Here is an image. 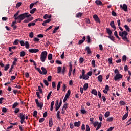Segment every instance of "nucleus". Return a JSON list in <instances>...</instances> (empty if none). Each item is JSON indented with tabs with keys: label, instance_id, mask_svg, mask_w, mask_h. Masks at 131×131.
Returning a JSON list of instances; mask_svg holds the SVG:
<instances>
[{
	"label": "nucleus",
	"instance_id": "nucleus-39",
	"mask_svg": "<svg viewBox=\"0 0 131 131\" xmlns=\"http://www.w3.org/2000/svg\"><path fill=\"white\" fill-rule=\"evenodd\" d=\"M36 11V8H33L30 10V14H34V12Z\"/></svg>",
	"mask_w": 131,
	"mask_h": 131
},
{
	"label": "nucleus",
	"instance_id": "nucleus-13",
	"mask_svg": "<svg viewBox=\"0 0 131 131\" xmlns=\"http://www.w3.org/2000/svg\"><path fill=\"white\" fill-rule=\"evenodd\" d=\"M110 26L112 27V28L114 29V30L116 29V27L114 24V21L113 20L110 23Z\"/></svg>",
	"mask_w": 131,
	"mask_h": 131
},
{
	"label": "nucleus",
	"instance_id": "nucleus-27",
	"mask_svg": "<svg viewBox=\"0 0 131 131\" xmlns=\"http://www.w3.org/2000/svg\"><path fill=\"white\" fill-rule=\"evenodd\" d=\"M86 51H87V54H91V53H92L91 49H90V47H89V46H87L86 47Z\"/></svg>",
	"mask_w": 131,
	"mask_h": 131
},
{
	"label": "nucleus",
	"instance_id": "nucleus-61",
	"mask_svg": "<svg viewBox=\"0 0 131 131\" xmlns=\"http://www.w3.org/2000/svg\"><path fill=\"white\" fill-rule=\"evenodd\" d=\"M122 61H124V62H125V61H126V56L125 55L123 56Z\"/></svg>",
	"mask_w": 131,
	"mask_h": 131
},
{
	"label": "nucleus",
	"instance_id": "nucleus-6",
	"mask_svg": "<svg viewBox=\"0 0 131 131\" xmlns=\"http://www.w3.org/2000/svg\"><path fill=\"white\" fill-rule=\"evenodd\" d=\"M20 43L21 47H24V46H25L26 48L29 49V43L28 42V41H26L25 43L24 41L21 40L20 41Z\"/></svg>",
	"mask_w": 131,
	"mask_h": 131
},
{
	"label": "nucleus",
	"instance_id": "nucleus-1",
	"mask_svg": "<svg viewBox=\"0 0 131 131\" xmlns=\"http://www.w3.org/2000/svg\"><path fill=\"white\" fill-rule=\"evenodd\" d=\"M31 16V14H29L28 13H25L15 17L14 20H15L17 23H21L26 18H29V17Z\"/></svg>",
	"mask_w": 131,
	"mask_h": 131
},
{
	"label": "nucleus",
	"instance_id": "nucleus-62",
	"mask_svg": "<svg viewBox=\"0 0 131 131\" xmlns=\"http://www.w3.org/2000/svg\"><path fill=\"white\" fill-rule=\"evenodd\" d=\"M91 129L90 128V126L89 125H86V131H90Z\"/></svg>",
	"mask_w": 131,
	"mask_h": 131
},
{
	"label": "nucleus",
	"instance_id": "nucleus-25",
	"mask_svg": "<svg viewBox=\"0 0 131 131\" xmlns=\"http://www.w3.org/2000/svg\"><path fill=\"white\" fill-rule=\"evenodd\" d=\"M70 94H71V91L70 90H68L67 93L66 94V97L69 98V96H70Z\"/></svg>",
	"mask_w": 131,
	"mask_h": 131
},
{
	"label": "nucleus",
	"instance_id": "nucleus-12",
	"mask_svg": "<svg viewBox=\"0 0 131 131\" xmlns=\"http://www.w3.org/2000/svg\"><path fill=\"white\" fill-rule=\"evenodd\" d=\"M42 72H41V74H43L44 75H46L48 73V71H47V70L45 67H41V68Z\"/></svg>",
	"mask_w": 131,
	"mask_h": 131
},
{
	"label": "nucleus",
	"instance_id": "nucleus-26",
	"mask_svg": "<svg viewBox=\"0 0 131 131\" xmlns=\"http://www.w3.org/2000/svg\"><path fill=\"white\" fill-rule=\"evenodd\" d=\"M88 88H89V84L88 83H85L83 85L84 91H86L88 90Z\"/></svg>",
	"mask_w": 131,
	"mask_h": 131
},
{
	"label": "nucleus",
	"instance_id": "nucleus-29",
	"mask_svg": "<svg viewBox=\"0 0 131 131\" xmlns=\"http://www.w3.org/2000/svg\"><path fill=\"white\" fill-rule=\"evenodd\" d=\"M49 124L50 127H52V126H53V120H52V119H50Z\"/></svg>",
	"mask_w": 131,
	"mask_h": 131
},
{
	"label": "nucleus",
	"instance_id": "nucleus-37",
	"mask_svg": "<svg viewBox=\"0 0 131 131\" xmlns=\"http://www.w3.org/2000/svg\"><path fill=\"white\" fill-rule=\"evenodd\" d=\"M86 41L88 43H90V42H91V38L89 35H88L86 37Z\"/></svg>",
	"mask_w": 131,
	"mask_h": 131
},
{
	"label": "nucleus",
	"instance_id": "nucleus-40",
	"mask_svg": "<svg viewBox=\"0 0 131 131\" xmlns=\"http://www.w3.org/2000/svg\"><path fill=\"white\" fill-rule=\"evenodd\" d=\"M51 95H52V91H50L48 95H47V99L49 100L50 98L51 97Z\"/></svg>",
	"mask_w": 131,
	"mask_h": 131
},
{
	"label": "nucleus",
	"instance_id": "nucleus-63",
	"mask_svg": "<svg viewBox=\"0 0 131 131\" xmlns=\"http://www.w3.org/2000/svg\"><path fill=\"white\" fill-rule=\"evenodd\" d=\"M52 88L54 89L56 87V82H52Z\"/></svg>",
	"mask_w": 131,
	"mask_h": 131
},
{
	"label": "nucleus",
	"instance_id": "nucleus-8",
	"mask_svg": "<svg viewBox=\"0 0 131 131\" xmlns=\"http://www.w3.org/2000/svg\"><path fill=\"white\" fill-rule=\"evenodd\" d=\"M18 117H19L21 119V123L23 124L24 123V120L25 119V115H24L23 113H20V116H18Z\"/></svg>",
	"mask_w": 131,
	"mask_h": 131
},
{
	"label": "nucleus",
	"instance_id": "nucleus-42",
	"mask_svg": "<svg viewBox=\"0 0 131 131\" xmlns=\"http://www.w3.org/2000/svg\"><path fill=\"white\" fill-rule=\"evenodd\" d=\"M60 88H61V82H58V84H57V91H59V90H60Z\"/></svg>",
	"mask_w": 131,
	"mask_h": 131
},
{
	"label": "nucleus",
	"instance_id": "nucleus-15",
	"mask_svg": "<svg viewBox=\"0 0 131 131\" xmlns=\"http://www.w3.org/2000/svg\"><path fill=\"white\" fill-rule=\"evenodd\" d=\"M85 39H86L85 36H83L82 39L79 41L78 45H81L82 43H83Z\"/></svg>",
	"mask_w": 131,
	"mask_h": 131
},
{
	"label": "nucleus",
	"instance_id": "nucleus-56",
	"mask_svg": "<svg viewBox=\"0 0 131 131\" xmlns=\"http://www.w3.org/2000/svg\"><path fill=\"white\" fill-rule=\"evenodd\" d=\"M92 65L93 67H96V62H95V60H93L92 61Z\"/></svg>",
	"mask_w": 131,
	"mask_h": 131
},
{
	"label": "nucleus",
	"instance_id": "nucleus-33",
	"mask_svg": "<svg viewBox=\"0 0 131 131\" xmlns=\"http://www.w3.org/2000/svg\"><path fill=\"white\" fill-rule=\"evenodd\" d=\"M56 117L58 119H61V117H60V111H57Z\"/></svg>",
	"mask_w": 131,
	"mask_h": 131
},
{
	"label": "nucleus",
	"instance_id": "nucleus-21",
	"mask_svg": "<svg viewBox=\"0 0 131 131\" xmlns=\"http://www.w3.org/2000/svg\"><path fill=\"white\" fill-rule=\"evenodd\" d=\"M97 78L98 81H99L100 82H102V81H103V76H102L101 75H99Z\"/></svg>",
	"mask_w": 131,
	"mask_h": 131
},
{
	"label": "nucleus",
	"instance_id": "nucleus-30",
	"mask_svg": "<svg viewBox=\"0 0 131 131\" xmlns=\"http://www.w3.org/2000/svg\"><path fill=\"white\" fill-rule=\"evenodd\" d=\"M81 113H82V114H86V111H85V110L84 109V108H82L80 111Z\"/></svg>",
	"mask_w": 131,
	"mask_h": 131
},
{
	"label": "nucleus",
	"instance_id": "nucleus-22",
	"mask_svg": "<svg viewBox=\"0 0 131 131\" xmlns=\"http://www.w3.org/2000/svg\"><path fill=\"white\" fill-rule=\"evenodd\" d=\"M18 105H19V103L18 102H15L12 106V109H15V108H16V107H17L18 106Z\"/></svg>",
	"mask_w": 131,
	"mask_h": 131
},
{
	"label": "nucleus",
	"instance_id": "nucleus-48",
	"mask_svg": "<svg viewBox=\"0 0 131 131\" xmlns=\"http://www.w3.org/2000/svg\"><path fill=\"white\" fill-rule=\"evenodd\" d=\"M38 21H40V22H42L43 21V20H42L41 18H37V19H36L34 22H37Z\"/></svg>",
	"mask_w": 131,
	"mask_h": 131
},
{
	"label": "nucleus",
	"instance_id": "nucleus-54",
	"mask_svg": "<svg viewBox=\"0 0 131 131\" xmlns=\"http://www.w3.org/2000/svg\"><path fill=\"white\" fill-rule=\"evenodd\" d=\"M70 127L71 129H73V128H74V126H73V123H72V122L70 123Z\"/></svg>",
	"mask_w": 131,
	"mask_h": 131
},
{
	"label": "nucleus",
	"instance_id": "nucleus-16",
	"mask_svg": "<svg viewBox=\"0 0 131 131\" xmlns=\"http://www.w3.org/2000/svg\"><path fill=\"white\" fill-rule=\"evenodd\" d=\"M74 125L77 127H79V126H80V121L75 122L74 123Z\"/></svg>",
	"mask_w": 131,
	"mask_h": 131
},
{
	"label": "nucleus",
	"instance_id": "nucleus-3",
	"mask_svg": "<svg viewBox=\"0 0 131 131\" xmlns=\"http://www.w3.org/2000/svg\"><path fill=\"white\" fill-rule=\"evenodd\" d=\"M47 56H48V53L47 51H43L41 52L40 55V60L41 62H45L47 59Z\"/></svg>",
	"mask_w": 131,
	"mask_h": 131
},
{
	"label": "nucleus",
	"instance_id": "nucleus-31",
	"mask_svg": "<svg viewBox=\"0 0 131 131\" xmlns=\"http://www.w3.org/2000/svg\"><path fill=\"white\" fill-rule=\"evenodd\" d=\"M113 119H114L113 117H111L108 118L106 119V121H108V122H111V121H113Z\"/></svg>",
	"mask_w": 131,
	"mask_h": 131
},
{
	"label": "nucleus",
	"instance_id": "nucleus-34",
	"mask_svg": "<svg viewBox=\"0 0 131 131\" xmlns=\"http://www.w3.org/2000/svg\"><path fill=\"white\" fill-rule=\"evenodd\" d=\"M124 28H125V29H126V31H128V32H129L130 30L129 29V27H128V26H127V25H125Z\"/></svg>",
	"mask_w": 131,
	"mask_h": 131
},
{
	"label": "nucleus",
	"instance_id": "nucleus-23",
	"mask_svg": "<svg viewBox=\"0 0 131 131\" xmlns=\"http://www.w3.org/2000/svg\"><path fill=\"white\" fill-rule=\"evenodd\" d=\"M106 32H107V33H108L109 36H110V35H111V34H112V31L109 28H106Z\"/></svg>",
	"mask_w": 131,
	"mask_h": 131
},
{
	"label": "nucleus",
	"instance_id": "nucleus-45",
	"mask_svg": "<svg viewBox=\"0 0 131 131\" xmlns=\"http://www.w3.org/2000/svg\"><path fill=\"white\" fill-rule=\"evenodd\" d=\"M79 63H80V64H82V63H83V61H84V59H83V58L81 57L80 58L79 60Z\"/></svg>",
	"mask_w": 131,
	"mask_h": 131
},
{
	"label": "nucleus",
	"instance_id": "nucleus-24",
	"mask_svg": "<svg viewBox=\"0 0 131 131\" xmlns=\"http://www.w3.org/2000/svg\"><path fill=\"white\" fill-rule=\"evenodd\" d=\"M101 126H102V122L99 123L97 125V127L96 129V130H99L100 128H101Z\"/></svg>",
	"mask_w": 131,
	"mask_h": 131
},
{
	"label": "nucleus",
	"instance_id": "nucleus-55",
	"mask_svg": "<svg viewBox=\"0 0 131 131\" xmlns=\"http://www.w3.org/2000/svg\"><path fill=\"white\" fill-rule=\"evenodd\" d=\"M21 5H22L21 2H18L17 3V4L16 5V8H19Z\"/></svg>",
	"mask_w": 131,
	"mask_h": 131
},
{
	"label": "nucleus",
	"instance_id": "nucleus-20",
	"mask_svg": "<svg viewBox=\"0 0 131 131\" xmlns=\"http://www.w3.org/2000/svg\"><path fill=\"white\" fill-rule=\"evenodd\" d=\"M61 104H62V100H60V102L59 103L58 105H57V106H56V107L55 108L56 111H58V110H59L60 107H61Z\"/></svg>",
	"mask_w": 131,
	"mask_h": 131
},
{
	"label": "nucleus",
	"instance_id": "nucleus-50",
	"mask_svg": "<svg viewBox=\"0 0 131 131\" xmlns=\"http://www.w3.org/2000/svg\"><path fill=\"white\" fill-rule=\"evenodd\" d=\"M33 116H34V117H36V116H37V111H34L33 112Z\"/></svg>",
	"mask_w": 131,
	"mask_h": 131
},
{
	"label": "nucleus",
	"instance_id": "nucleus-35",
	"mask_svg": "<svg viewBox=\"0 0 131 131\" xmlns=\"http://www.w3.org/2000/svg\"><path fill=\"white\" fill-rule=\"evenodd\" d=\"M108 38H110V39H111V40H112L113 41H114V40H115V38L113 36H108Z\"/></svg>",
	"mask_w": 131,
	"mask_h": 131
},
{
	"label": "nucleus",
	"instance_id": "nucleus-57",
	"mask_svg": "<svg viewBox=\"0 0 131 131\" xmlns=\"http://www.w3.org/2000/svg\"><path fill=\"white\" fill-rule=\"evenodd\" d=\"M19 111H20V109H19L18 108H16L14 110V113H15V114H17V113H18V112H19Z\"/></svg>",
	"mask_w": 131,
	"mask_h": 131
},
{
	"label": "nucleus",
	"instance_id": "nucleus-28",
	"mask_svg": "<svg viewBox=\"0 0 131 131\" xmlns=\"http://www.w3.org/2000/svg\"><path fill=\"white\" fill-rule=\"evenodd\" d=\"M81 16H82V13L81 12H79L78 13H77L76 14V18H80V17H81Z\"/></svg>",
	"mask_w": 131,
	"mask_h": 131
},
{
	"label": "nucleus",
	"instance_id": "nucleus-7",
	"mask_svg": "<svg viewBox=\"0 0 131 131\" xmlns=\"http://www.w3.org/2000/svg\"><path fill=\"white\" fill-rule=\"evenodd\" d=\"M122 78V76L120 73L116 74L114 76V80L115 81L118 80L119 79H121Z\"/></svg>",
	"mask_w": 131,
	"mask_h": 131
},
{
	"label": "nucleus",
	"instance_id": "nucleus-17",
	"mask_svg": "<svg viewBox=\"0 0 131 131\" xmlns=\"http://www.w3.org/2000/svg\"><path fill=\"white\" fill-rule=\"evenodd\" d=\"M128 117V112H127L125 115H123L122 120H125L126 118Z\"/></svg>",
	"mask_w": 131,
	"mask_h": 131
},
{
	"label": "nucleus",
	"instance_id": "nucleus-59",
	"mask_svg": "<svg viewBox=\"0 0 131 131\" xmlns=\"http://www.w3.org/2000/svg\"><path fill=\"white\" fill-rule=\"evenodd\" d=\"M43 82L46 86H48L49 85V82H48V81H47V80H44Z\"/></svg>",
	"mask_w": 131,
	"mask_h": 131
},
{
	"label": "nucleus",
	"instance_id": "nucleus-52",
	"mask_svg": "<svg viewBox=\"0 0 131 131\" xmlns=\"http://www.w3.org/2000/svg\"><path fill=\"white\" fill-rule=\"evenodd\" d=\"M114 35L117 37V38H118L119 39V36H118V35L117 34V31H115L114 32Z\"/></svg>",
	"mask_w": 131,
	"mask_h": 131
},
{
	"label": "nucleus",
	"instance_id": "nucleus-18",
	"mask_svg": "<svg viewBox=\"0 0 131 131\" xmlns=\"http://www.w3.org/2000/svg\"><path fill=\"white\" fill-rule=\"evenodd\" d=\"M51 17H52V16L51 15H49L48 14H45L43 16V19H45V20L47 19H51Z\"/></svg>",
	"mask_w": 131,
	"mask_h": 131
},
{
	"label": "nucleus",
	"instance_id": "nucleus-36",
	"mask_svg": "<svg viewBox=\"0 0 131 131\" xmlns=\"http://www.w3.org/2000/svg\"><path fill=\"white\" fill-rule=\"evenodd\" d=\"M59 29V27H56L54 30L53 31V32L52 33L54 34V33H56V32H57V30H58Z\"/></svg>",
	"mask_w": 131,
	"mask_h": 131
},
{
	"label": "nucleus",
	"instance_id": "nucleus-44",
	"mask_svg": "<svg viewBox=\"0 0 131 131\" xmlns=\"http://www.w3.org/2000/svg\"><path fill=\"white\" fill-rule=\"evenodd\" d=\"M52 58H53V56L52 54H49L48 56V60H52Z\"/></svg>",
	"mask_w": 131,
	"mask_h": 131
},
{
	"label": "nucleus",
	"instance_id": "nucleus-14",
	"mask_svg": "<svg viewBox=\"0 0 131 131\" xmlns=\"http://www.w3.org/2000/svg\"><path fill=\"white\" fill-rule=\"evenodd\" d=\"M95 4H96L97 6H103V3L100 0H96Z\"/></svg>",
	"mask_w": 131,
	"mask_h": 131
},
{
	"label": "nucleus",
	"instance_id": "nucleus-5",
	"mask_svg": "<svg viewBox=\"0 0 131 131\" xmlns=\"http://www.w3.org/2000/svg\"><path fill=\"white\" fill-rule=\"evenodd\" d=\"M35 101L37 106L38 108H40V110H41V109H42V107H43V103L42 102H38V99H35Z\"/></svg>",
	"mask_w": 131,
	"mask_h": 131
},
{
	"label": "nucleus",
	"instance_id": "nucleus-10",
	"mask_svg": "<svg viewBox=\"0 0 131 131\" xmlns=\"http://www.w3.org/2000/svg\"><path fill=\"white\" fill-rule=\"evenodd\" d=\"M93 19L95 21V22H97V23H100V18H99V17L97 15H93Z\"/></svg>",
	"mask_w": 131,
	"mask_h": 131
},
{
	"label": "nucleus",
	"instance_id": "nucleus-43",
	"mask_svg": "<svg viewBox=\"0 0 131 131\" xmlns=\"http://www.w3.org/2000/svg\"><path fill=\"white\" fill-rule=\"evenodd\" d=\"M109 115H110V112H109L108 111L106 112L104 114V116L106 118L108 117Z\"/></svg>",
	"mask_w": 131,
	"mask_h": 131
},
{
	"label": "nucleus",
	"instance_id": "nucleus-38",
	"mask_svg": "<svg viewBox=\"0 0 131 131\" xmlns=\"http://www.w3.org/2000/svg\"><path fill=\"white\" fill-rule=\"evenodd\" d=\"M62 71V68L61 67H57V73H61Z\"/></svg>",
	"mask_w": 131,
	"mask_h": 131
},
{
	"label": "nucleus",
	"instance_id": "nucleus-58",
	"mask_svg": "<svg viewBox=\"0 0 131 131\" xmlns=\"http://www.w3.org/2000/svg\"><path fill=\"white\" fill-rule=\"evenodd\" d=\"M108 61L110 64H112V58L110 57L108 58Z\"/></svg>",
	"mask_w": 131,
	"mask_h": 131
},
{
	"label": "nucleus",
	"instance_id": "nucleus-4",
	"mask_svg": "<svg viewBox=\"0 0 131 131\" xmlns=\"http://www.w3.org/2000/svg\"><path fill=\"white\" fill-rule=\"evenodd\" d=\"M79 78L80 79H84L85 80L89 79V76L85 75V71L84 69L82 70V75H80Z\"/></svg>",
	"mask_w": 131,
	"mask_h": 131
},
{
	"label": "nucleus",
	"instance_id": "nucleus-60",
	"mask_svg": "<svg viewBox=\"0 0 131 131\" xmlns=\"http://www.w3.org/2000/svg\"><path fill=\"white\" fill-rule=\"evenodd\" d=\"M66 70V68H65V67H63L62 70L61 71L62 74H64L65 73Z\"/></svg>",
	"mask_w": 131,
	"mask_h": 131
},
{
	"label": "nucleus",
	"instance_id": "nucleus-41",
	"mask_svg": "<svg viewBox=\"0 0 131 131\" xmlns=\"http://www.w3.org/2000/svg\"><path fill=\"white\" fill-rule=\"evenodd\" d=\"M10 68V64H7L5 67H4V70L5 71H7L8 69Z\"/></svg>",
	"mask_w": 131,
	"mask_h": 131
},
{
	"label": "nucleus",
	"instance_id": "nucleus-2",
	"mask_svg": "<svg viewBox=\"0 0 131 131\" xmlns=\"http://www.w3.org/2000/svg\"><path fill=\"white\" fill-rule=\"evenodd\" d=\"M119 28L121 30V31H123V32H119V36H121L122 39H123L124 41H127V42H128V41H129L128 40V39H127V37L128 34L127 32H126V31H123V29H122L121 27L120 26L119 27Z\"/></svg>",
	"mask_w": 131,
	"mask_h": 131
},
{
	"label": "nucleus",
	"instance_id": "nucleus-11",
	"mask_svg": "<svg viewBox=\"0 0 131 131\" xmlns=\"http://www.w3.org/2000/svg\"><path fill=\"white\" fill-rule=\"evenodd\" d=\"M29 53H37L38 52H39V50L37 49H29Z\"/></svg>",
	"mask_w": 131,
	"mask_h": 131
},
{
	"label": "nucleus",
	"instance_id": "nucleus-49",
	"mask_svg": "<svg viewBox=\"0 0 131 131\" xmlns=\"http://www.w3.org/2000/svg\"><path fill=\"white\" fill-rule=\"evenodd\" d=\"M20 57H24V56H25V55H26L25 52H24V51H21V52H20Z\"/></svg>",
	"mask_w": 131,
	"mask_h": 131
},
{
	"label": "nucleus",
	"instance_id": "nucleus-46",
	"mask_svg": "<svg viewBox=\"0 0 131 131\" xmlns=\"http://www.w3.org/2000/svg\"><path fill=\"white\" fill-rule=\"evenodd\" d=\"M37 2H35L34 3H31L30 5V9H32V8H33V6H34V5H36V4L37 3Z\"/></svg>",
	"mask_w": 131,
	"mask_h": 131
},
{
	"label": "nucleus",
	"instance_id": "nucleus-9",
	"mask_svg": "<svg viewBox=\"0 0 131 131\" xmlns=\"http://www.w3.org/2000/svg\"><path fill=\"white\" fill-rule=\"evenodd\" d=\"M120 8L121 9H123V10H124L125 11V12H127V5H126V4H123V5H120Z\"/></svg>",
	"mask_w": 131,
	"mask_h": 131
},
{
	"label": "nucleus",
	"instance_id": "nucleus-47",
	"mask_svg": "<svg viewBox=\"0 0 131 131\" xmlns=\"http://www.w3.org/2000/svg\"><path fill=\"white\" fill-rule=\"evenodd\" d=\"M92 124H93L94 127H96V126H97V125L99 124V123L98 122H93V123H92Z\"/></svg>",
	"mask_w": 131,
	"mask_h": 131
},
{
	"label": "nucleus",
	"instance_id": "nucleus-53",
	"mask_svg": "<svg viewBox=\"0 0 131 131\" xmlns=\"http://www.w3.org/2000/svg\"><path fill=\"white\" fill-rule=\"evenodd\" d=\"M81 130H85V125L83 124L81 126Z\"/></svg>",
	"mask_w": 131,
	"mask_h": 131
},
{
	"label": "nucleus",
	"instance_id": "nucleus-64",
	"mask_svg": "<svg viewBox=\"0 0 131 131\" xmlns=\"http://www.w3.org/2000/svg\"><path fill=\"white\" fill-rule=\"evenodd\" d=\"M120 105L124 106V105H125V102H124L123 101H120Z\"/></svg>",
	"mask_w": 131,
	"mask_h": 131
},
{
	"label": "nucleus",
	"instance_id": "nucleus-51",
	"mask_svg": "<svg viewBox=\"0 0 131 131\" xmlns=\"http://www.w3.org/2000/svg\"><path fill=\"white\" fill-rule=\"evenodd\" d=\"M20 11H17L13 16L14 18H16L17 17H18V15H19V13Z\"/></svg>",
	"mask_w": 131,
	"mask_h": 131
},
{
	"label": "nucleus",
	"instance_id": "nucleus-32",
	"mask_svg": "<svg viewBox=\"0 0 131 131\" xmlns=\"http://www.w3.org/2000/svg\"><path fill=\"white\" fill-rule=\"evenodd\" d=\"M35 25V22H33V23H29L28 24V26L29 27H30L31 26H34Z\"/></svg>",
	"mask_w": 131,
	"mask_h": 131
},
{
	"label": "nucleus",
	"instance_id": "nucleus-19",
	"mask_svg": "<svg viewBox=\"0 0 131 131\" xmlns=\"http://www.w3.org/2000/svg\"><path fill=\"white\" fill-rule=\"evenodd\" d=\"M91 93L92 95H94V96H97L98 95V92L95 89L92 90Z\"/></svg>",
	"mask_w": 131,
	"mask_h": 131
}]
</instances>
